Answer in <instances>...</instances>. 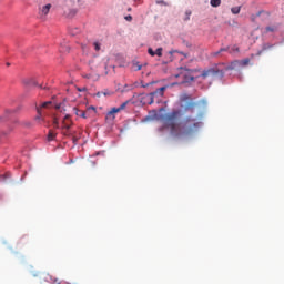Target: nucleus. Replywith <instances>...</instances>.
<instances>
[{"instance_id": "obj_14", "label": "nucleus", "mask_w": 284, "mask_h": 284, "mask_svg": "<svg viewBox=\"0 0 284 284\" xmlns=\"http://www.w3.org/2000/svg\"><path fill=\"white\" fill-rule=\"evenodd\" d=\"M222 4V0H211V7L219 8Z\"/></svg>"}, {"instance_id": "obj_22", "label": "nucleus", "mask_w": 284, "mask_h": 284, "mask_svg": "<svg viewBox=\"0 0 284 284\" xmlns=\"http://www.w3.org/2000/svg\"><path fill=\"white\" fill-rule=\"evenodd\" d=\"M53 125H54V129H55V130H59V129H60V124H59V119H58V118H54V119H53Z\"/></svg>"}, {"instance_id": "obj_12", "label": "nucleus", "mask_w": 284, "mask_h": 284, "mask_svg": "<svg viewBox=\"0 0 284 284\" xmlns=\"http://www.w3.org/2000/svg\"><path fill=\"white\" fill-rule=\"evenodd\" d=\"M113 94H114V92H112V91L105 89L104 91L98 92V93H97V97H98V98H101L102 95H104V97H111V95H113Z\"/></svg>"}, {"instance_id": "obj_37", "label": "nucleus", "mask_w": 284, "mask_h": 284, "mask_svg": "<svg viewBox=\"0 0 284 284\" xmlns=\"http://www.w3.org/2000/svg\"><path fill=\"white\" fill-rule=\"evenodd\" d=\"M87 89H79V92H84Z\"/></svg>"}, {"instance_id": "obj_2", "label": "nucleus", "mask_w": 284, "mask_h": 284, "mask_svg": "<svg viewBox=\"0 0 284 284\" xmlns=\"http://www.w3.org/2000/svg\"><path fill=\"white\" fill-rule=\"evenodd\" d=\"M200 78L203 80L212 79L215 80L216 78L223 79L224 78V71L219 70L217 68H209L207 70H204L201 72Z\"/></svg>"}, {"instance_id": "obj_25", "label": "nucleus", "mask_w": 284, "mask_h": 284, "mask_svg": "<svg viewBox=\"0 0 284 284\" xmlns=\"http://www.w3.org/2000/svg\"><path fill=\"white\" fill-rule=\"evenodd\" d=\"M81 48H82L83 53H85V54L89 53V48L87 47V44H82Z\"/></svg>"}, {"instance_id": "obj_6", "label": "nucleus", "mask_w": 284, "mask_h": 284, "mask_svg": "<svg viewBox=\"0 0 284 284\" xmlns=\"http://www.w3.org/2000/svg\"><path fill=\"white\" fill-rule=\"evenodd\" d=\"M74 114L77 116H81L83 119H88L90 118V112L92 111L93 113H95V108L94 106H89L87 108L85 111H81L79 108L74 106L73 108Z\"/></svg>"}, {"instance_id": "obj_10", "label": "nucleus", "mask_w": 284, "mask_h": 284, "mask_svg": "<svg viewBox=\"0 0 284 284\" xmlns=\"http://www.w3.org/2000/svg\"><path fill=\"white\" fill-rule=\"evenodd\" d=\"M51 8H52V4L42 6V8H40L39 10L40 18H45L47 14L50 13Z\"/></svg>"}, {"instance_id": "obj_18", "label": "nucleus", "mask_w": 284, "mask_h": 284, "mask_svg": "<svg viewBox=\"0 0 284 284\" xmlns=\"http://www.w3.org/2000/svg\"><path fill=\"white\" fill-rule=\"evenodd\" d=\"M276 31H277L276 26H270V27L265 28V32H276Z\"/></svg>"}, {"instance_id": "obj_20", "label": "nucleus", "mask_w": 284, "mask_h": 284, "mask_svg": "<svg viewBox=\"0 0 284 284\" xmlns=\"http://www.w3.org/2000/svg\"><path fill=\"white\" fill-rule=\"evenodd\" d=\"M241 12V6L232 8V14H240Z\"/></svg>"}, {"instance_id": "obj_27", "label": "nucleus", "mask_w": 284, "mask_h": 284, "mask_svg": "<svg viewBox=\"0 0 284 284\" xmlns=\"http://www.w3.org/2000/svg\"><path fill=\"white\" fill-rule=\"evenodd\" d=\"M156 4L164 6V7H168V6H169V4H168L165 1H163V0H158V1H156Z\"/></svg>"}, {"instance_id": "obj_21", "label": "nucleus", "mask_w": 284, "mask_h": 284, "mask_svg": "<svg viewBox=\"0 0 284 284\" xmlns=\"http://www.w3.org/2000/svg\"><path fill=\"white\" fill-rule=\"evenodd\" d=\"M93 49H94L95 51L101 50V43L98 42V41L93 42Z\"/></svg>"}, {"instance_id": "obj_35", "label": "nucleus", "mask_w": 284, "mask_h": 284, "mask_svg": "<svg viewBox=\"0 0 284 284\" xmlns=\"http://www.w3.org/2000/svg\"><path fill=\"white\" fill-rule=\"evenodd\" d=\"M77 141H79V138L73 136V143L77 144Z\"/></svg>"}, {"instance_id": "obj_9", "label": "nucleus", "mask_w": 284, "mask_h": 284, "mask_svg": "<svg viewBox=\"0 0 284 284\" xmlns=\"http://www.w3.org/2000/svg\"><path fill=\"white\" fill-rule=\"evenodd\" d=\"M122 110L120 108H112L110 112L106 113V121H114L115 120V114L121 112Z\"/></svg>"}, {"instance_id": "obj_8", "label": "nucleus", "mask_w": 284, "mask_h": 284, "mask_svg": "<svg viewBox=\"0 0 284 284\" xmlns=\"http://www.w3.org/2000/svg\"><path fill=\"white\" fill-rule=\"evenodd\" d=\"M73 125V121L70 116V114L64 115L63 120H62V128L61 130H70Z\"/></svg>"}, {"instance_id": "obj_16", "label": "nucleus", "mask_w": 284, "mask_h": 284, "mask_svg": "<svg viewBox=\"0 0 284 284\" xmlns=\"http://www.w3.org/2000/svg\"><path fill=\"white\" fill-rule=\"evenodd\" d=\"M142 68V65L138 62V61H134L133 64H132V69L138 72L140 71Z\"/></svg>"}, {"instance_id": "obj_30", "label": "nucleus", "mask_w": 284, "mask_h": 284, "mask_svg": "<svg viewBox=\"0 0 284 284\" xmlns=\"http://www.w3.org/2000/svg\"><path fill=\"white\" fill-rule=\"evenodd\" d=\"M148 53L150 54V57H155V52L153 51L152 48L148 49Z\"/></svg>"}, {"instance_id": "obj_13", "label": "nucleus", "mask_w": 284, "mask_h": 284, "mask_svg": "<svg viewBox=\"0 0 284 284\" xmlns=\"http://www.w3.org/2000/svg\"><path fill=\"white\" fill-rule=\"evenodd\" d=\"M54 139H57V133L53 132L52 130H50L49 133H48L47 140H48L49 142H51V141H54Z\"/></svg>"}, {"instance_id": "obj_38", "label": "nucleus", "mask_w": 284, "mask_h": 284, "mask_svg": "<svg viewBox=\"0 0 284 284\" xmlns=\"http://www.w3.org/2000/svg\"><path fill=\"white\" fill-rule=\"evenodd\" d=\"M12 112H13V111H11V110H7V111H6V113H12Z\"/></svg>"}, {"instance_id": "obj_5", "label": "nucleus", "mask_w": 284, "mask_h": 284, "mask_svg": "<svg viewBox=\"0 0 284 284\" xmlns=\"http://www.w3.org/2000/svg\"><path fill=\"white\" fill-rule=\"evenodd\" d=\"M180 101L181 102H185V106H184V111L185 112H193L195 106H196V103L194 101H191V97L187 95V94H184L180 98Z\"/></svg>"}, {"instance_id": "obj_32", "label": "nucleus", "mask_w": 284, "mask_h": 284, "mask_svg": "<svg viewBox=\"0 0 284 284\" xmlns=\"http://www.w3.org/2000/svg\"><path fill=\"white\" fill-rule=\"evenodd\" d=\"M125 20L129 21V22H131V21H132V16H126V17H125Z\"/></svg>"}, {"instance_id": "obj_28", "label": "nucleus", "mask_w": 284, "mask_h": 284, "mask_svg": "<svg viewBox=\"0 0 284 284\" xmlns=\"http://www.w3.org/2000/svg\"><path fill=\"white\" fill-rule=\"evenodd\" d=\"M233 52H239V47L234 45L230 48V53H233Z\"/></svg>"}, {"instance_id": "obj_7", "label": "nucleus", "mask_w": 284, "mask_h": 284, "mask_svg": "<svg viewBox=\"0 0 284 284\" xmlns=\"http://www.w3.org/2000/svg\"><path fill=\"white\" fill-rule=\"evenodd\" d=\"M51 108H52V101H45L41 104V106H36V110L38 111V116H36V120L41 119L43 109H51Z\"/></svg>"}, {"instance_id": "obj_23", "label": "nucleus", "mask_w": 284, "mask_h": 284, "mask_svg": "<svg viewBox=\"0 0 284 284\" xmlns=\"http://www.w3.org/2000/svg\"><path fill=\"white\" fill-rule=\"evenodd\" d=\"M191 14H192L191 10H186V11H185V18H184V21H189V20H190Z\"/></svg>"}, {"instance_id": "obj_11", "label": "nucleus", "mask_w": 284, "mask_h": 284, "mask_svg": "<svg viewBox=\"0 0 284 284\" xmlns=\"http://www.w3.org/2000/svg\"><path fill=\"white\" fill-rule=\"evenodd\" d=\"M23 83H24V85H27V87H37L38 85V83H37V81H36V79H26L24 81H22Z\"/></svg>"}, {"instance_id": "obj_26", "label": "nucleus", "mask_w": 284, "mask_h": 284, "mask_svg": "<svg viewBox=\"0 0 284 284\" xmlns=\"http://www.w3.org/2000/svg\"><path fill=\"white\" fill-rule=\"evenodd\" d=\"M154 53L156 57H162V48H158Z\"/></svg>"}, {"instance_id": "obj_31", "label": "nucleus", "mask_w": 284, "mask_h": 284, "mask_svg": "<svg viewBox=\"0 0 284 284\" xmlns=\"http://www.w3.org/2000/svg\"><path fill=\"white\" fill-rule=\"evenodd\" d=\"M248 62H251V60H250L248 58L244 59V60H243V65H247Z\"/></svg>"}, {"instance_id": "obj_34", "label": "nucleus", "mask_w": 284, "mask_h": 284, "mask_svg": "<svg viewBox=\"0 0 284 284\" xmlns=\"http://www.w3.org/2000/svg\"><path fill=\"white\" fill-rule=\"evenodd\" d=\"M75 14V10L71 11L68 17H73Z\"/></svg>"}, {"instance_id": "obj_19", "label": "nucleus", "mask_w": 284, "mask_h": 284, "mask_svg": "<svg viewBox=\"0 0 284 284\" xmlns=\"http://www.w3.org/2000/svg\"><path fill=\"white\" fill-rule=\"evenodd\" d=\"M21 126L23 128H31V122L29 121H22V122H18Z\"/></svg>"}, {"instance_id": "obj_39", "label": "nucleus", "mask_w": 284, "mask_h": 284, "mask_svg": "<svg viewBox=\"0 0 284 284\" xmlns=\"http://www.w3.org/2000/svg\"><path fill=\"white\" fill-rule=\"evenodd\" d=\"M197 118H199V120H201L202 119V114H199Z\"/></svg>"}, {"instance_id": "obj_36", "label": "nucleus", "mask_w": 284, "mask_h": 284, "mask_svg": "<svg viewBox=\"0 0 284 284\" xmlns=\"http://www.w3.org/2000/svg\"><path fill=\"white\" fill-rule=\"evenodd\" d=\"M65 111H67V110L61 106L60 112H61V113H64Z\"/></svg>"}, {"instance_id": "obj_3", "label": "nucleus", "mask_w": 284, "mask_h": 284, "mask_svg": "<svg viewBox=\"0 0 284 284\" xmlns=\"http://www.w3.org/2000/svg\"><path fill=\"white\" fill-rule=\"evenodd\" d=\"M165 90H166V87H162V88H160V89H156L154 92H151V93L148 94V95L141 94L140 97H141L142 99L148 100V104H149V105H152L155 100H156V102L160 101V99L163 97V93L165 92Z\"/></svg>"}, {"instance_id": "obj_24", "label": "nucleus", "mask_w": 284, "mask_h": 284, "mask_svg": "<svg viewBox=\"0 0 284 284\" xmlns=\"http://www.w3.org/2000/svg\"><path fill=\"white\" fill-rule=\"evenodd\" d=\"M129 103H130V100H126L124 103H122V104L119 106V109H120L121 111H123V110L125 109V106L129 105Z\"/></svg>"}, {"instance_id": "obj_33", "label": "nucleus", "mask_w": 284, "mask_h": 284, "mask_svg": "<svg viewBox=\"0 0 284 284\" xmlns=\"http://www.w3.org/2000/svg\"><path fill=\"white\" fill-rule=\"evenodd\" d=\"M62 105L61 104H55L54 109L55 110H61Z\"/></svg>"}, {"instance_id": "obj_4", "label": "nucleus", "mask_w": 284, "mask_h": 284, "mask_svg": "<svg viewBox=\"0 0 284 284\" xmlns=\"http://www.w3.org/2000/svg\"><path fill=\"white\" fill-rule=\"evenodd\" d=\"M180 72L179 74L176 75V78H183V82L182 83H190L192 81H194V74L196 71L195 70H190V69H186V68H180L179 69Z\"/></svg>"}, {"instance_id": "obj_29", "label": "nucleus", "mask_w": 284, "mask_h": 284, "mask_svg": "<svg viewBox=\"0 0 284 284\" xmlns=\"http://www.w3.org/2000/svg\"><path fill=\"white\" fill-rule=\"evenodd\" d=\"M62 134L64 135V136H70V135H72V133H70V131L69 130H62Z\"/></svg>"}, {"instance_id": "obj_1", "label": "nucleus", "mask_w": 284, "mask_h": 284, "mask_svg": "<svg viewBox=\"0 0 284 284\" xmlns=\"http://www.w3.org/2000/svg\"><path fill=\"white\" fill-rule=\"evenodd\" d=\"M180 115V111H172L160 116L164 128L169 129L176 139H189L201 130L202 122L191 116H186L182 123L176 124Z\"/></svg>"}, {"instance_id": "obj_15", "label": "nucleus", "mask_w": 284, "mask_h": 284, "mask_svg": "<svg viewBox=\"0 0 284 284\" xmlns=\"http://www.w3.org/2000/svg\"><path fill=\"white\" fill-rule=\"evenodd\" d=\"M227 50H230V47L221 48L217 52H213L212 57H217L219 54H221L222 52H226Z\"/></svg>"}, {"instance_id": "obj_17", "label": "nucleus", "mask_w": 284, "mask_h": 284, "mask_svg": "<svg viewBox=\"0 0 284 284\" xmlns=\"http://www.w3.org/2000/svg\"><path fill=\"white\" fill-rule=\"evenodd\" d=\"M81 32L80 28H72L70 29V34L75 37L77 34H79Z\"/></svg>"}]
</instances>
